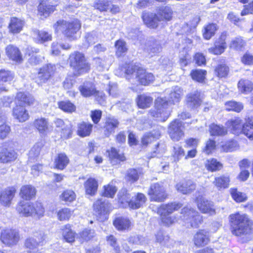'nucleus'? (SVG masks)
Listing matches in <instances>:
<instances>
[{
    "label": "nucleus",
    "mask_w": 253,
    "mask_h": 253,
    "mask_svg": "<svg viewBox=\"0 0 253 253\" xmlns=\"http://www.w3.org/2000/svg\"><path fill=\"white\" fill-rule=\"evenodd\" d=\"M197 204L199 209L204 213L212 215L215 213L213 204L203 197L197 198Z\"/></svg>",
    "instance_id": "obj_14"
},
{
    "label": "nucleus",
    "mask_w": 253,
    "mask_h": 253,
    "mask_svg": "<svg viewBox=\"0 0 253 253\" xmlns=\"http://www.w3.org/2000/svg\"><path fill=\"white\" fill-rule=\"evenodd\" d=\"M55 70L54 65L50 64L43 66L40 69L35 77V82L39 85L45 83L53 75Z\"/></svg>",
    "instance_id": "obj_10"
},
{
    "label": "nucleus",
    "mask_w": 253,
    "mask_h": 253,
    "mask_svg": "<svg viewBox=\"0 0 253 253\" xmlns=\"http://www.w3.org/2000/svg\"><path fill=\"white\" fill-rule=\"evenodd\" d=\"M43 146L42 142H38L35 144L34 146L31 149L29 153V159L31 160H34L36 158L38 157Z\"/></svg>",
    "instance_id": "obj_55"
},
{
    "label": "nucleus",
    "mask_w": 253,
    "mask_h": 253,
    "mask_svg": "<svg viewBox=\"0 0 253 253\" xmlns=\"http://www.w3.org/2000/svg\"><path fill=\"white\" fill-rule=\"evenodd\" d=\"M119 125V121L114 117H108L105 120L103 126L104 134L105 136L109 137L114 133Z\"/></svg>",
    "instance_id": "obj_15"
},
{
    "label": "nucleus",
    "mask_w": 253,
    "mask_h": 253,
    "mask_svg": "<svg viewBox=\"0 0 253 253\" xmlns=\"http://www.w3.org/2000/svg\"><path fill=\"white\" fill-rule=\"evenodd\" d=\"M76 195L75 193L71 190H66L60 195V199L61 201L66 203H71L76 199Z\"/></svg>",
    "instance_id": "obj_51"
},
{
    "label": "nucleus",
    "mask_w": 253,
    "mask_h": 253,
    "mask_svg": "<svg viewBox=\"0 0 253 253\" xmlns=\"http://www.w3.org/2000/svg\"><path fill=\"white\" fill-rule=\"evenodd\" d=\"M245 43V42L242 38L237 37L232 40L229 47L236 50H241L244 47Z\"/></svg>",
    "instance_id": "obj_56"
},
{
    "label": "nucleus",
    "mask_w": 253,
    "mask_h": 253,
    "mask_svg": "<svg viewBox=\"0 0 253 253\" xmlns=\"http://www.w3.org/2000/svg\"><path fill=\"white\" fill-rule=\"evenodd\" d=\"M238 88L241 93L248 94L253 89V83L248 79H241L238 82Z\"/></svg>",
    "instance_id": "obj_31"
},
{
    "label": "nucleus",
    "mask_w": 253,
    "mask_h": 253,
    "mask_svg": "<svg viewBox=\"0 0 253 253\" xmlns=\"http://www.w3.org/2000/svg\"><path fill=\"white\" fill-rule=\"evenodd\" d=\"M230 182L228 176L222 175L215 178L213 184L219 190L225 189L229 187Z\"/></svg>",
    "instance_id": "obj_37"
},
{
    "label": "nucleus",
    "mask_w": 253,
    "mask_h": 253,
    "mask_svg": "<svg viewBox=\"0 0 253 253\" xmlns=\"http://www.w3.org/2000/svg\"><path fill=\"white\" fill-rule=\"evenodd\" d=\"M214 71L217 77L223 78L227 75L229 69L225 65H219L216 67Z\"/></svg>",
    "instance_id": "obj_64"
},
{
    "label": "nucleus",
    "mask_w": 253,
    "mask_h": 253,
    "mask_svg": "<svg viewBox=\"0 0 253 253\" xmlns=\"http://www.w3.org/2000/svg\"><path fill=\"white\" fill-rule=\"evenodd\" d=\"M93 208L99 215H105L110 210L111 205L105 198H101L94 203Z\"/></svg>",
    "instance_id": "obj_17"
},
{
    "label": "nucleus",
    "mask_w": 253,
    "mask_h": 253,
    "mask_svg": "<svg viewBox=\"0 0 253 253\" xmlns=\"http://www.w3.org/2000/svg\"><path fill=\"white\" fill-rule=\"evenodd\" d=\"M13 115L19 122H24L29 118V113L25 108L18 105L13 108Z\"/></svg>",
    "instance_id": "obj_27"
},
{
    "label": "nucleus",
    "mask_w": 253,
    "mask_h": 253,
    "mask_svg": "<svg viewBox=\"0 0 253 253\" xmlns=\"http://www.w3.org/2000/svg\"><path fill=\"white\" fill-rule=\"evenodd\" d=\"M85 192L87 194L94 195L98 188L97 181L93 178H88L84 184Z\"/></svg>",
    "instance_id": "obj_33"
},
{
    "label": "nucleus",
    "mask_w": 253,
    "mask_h": 253,
    "mask_svg": "<svg viewBox=\"0 0 253 253\" xmlns=\"http://www.w3.org/2000/svg\"><path fill=\"white\" fill-rule=\"evenodd\" d=\"M225 40L226 35L222 34L215 41L214 46L208 49L209 51L215 55H220L222 53L227 47Z\"/></svg>",
    "instance_id": "obj_16"
},
{
    "label": "nucleus",
    "mask_w": 253,
    "mask_h": 253,
    "mask_svg": "<svg viewBox=\"0 0 253 253\" xmlns=\"http://www.w3.org/2000/svg\"><path fill=\"white\" fill-rule=\"evenodd\" d=\"M116 54L118 56H121L127 50L126 42L122 40H118L116 42Z\"/></svg>",
    "instance_id": "obj_62"
},
{
    "label": "nucleus",
    "mask_w": 253,
    "mask_h": 253,
    "mask_svg": "<svg viewBox=\"0 0 253 253\" xmlns=\"http://www.w3.org/2000/svg\"><path fill=\"white\" fill-rule=\"evenodd\" d=\"M92 128V125L91 124L83 122L79 125L78 133L82 137L88 136Z\"/></svg>",
    "instance_id": "obj_42"
},
{
    "label": "nucleus",
    "mask_w": 253,
    "mask_h": 253,
    "mask_svg": "<svg viewBox=\"0 0 253 253\" xmlns=\"http://www.w3.org/2000/svg\"><path fill=\"white\" fill-rule=\"evenodd\" d=\"M151 201L161 202L166 199L167 195L164 187L159 183L151 185L148 192Z\"/></svg>",
    "instance_id": "obj_11"
},
{
    "label": "nucleus",
    "mask_w": 253,
    "mask_h": 253,
    "mask_svg": "<svg viewBox=\"0 0 253 253\" xmlns=\"http://www.w3.org/2000/svg\"><path fill=\"white\" fill-rule=\"evenodd\" d=\"M222 150L228 152L236 150L238 147L237 142L234 140H230L225 142H222L221 144Z\"/></svg>",
    "instance_id": "obj_49"
},
{
    "label": "nucleus",
    "mask_w": 253,
    "mask_h": 253,
    "mask_svg": "<svg viewBox=\"0 0 253 253\" xmlns=\"http://www.w3.org/2000/svg\"><path fill=\"white\" fill-rule=\"evenodd\" d=\"M36 194V188L31 185L23 186L20 189V197L26 200H30L35 197Z\"/></svg>",
    "instance_id": "obj_26"
},
{
    "label": "nucleus",
    "mask_w": 253,
    "mask_h": 253,
    "mask_svg": "<svg viewBox=\"0 0 253 253\" xmlns=\"http://www.w3.org/2000/svg\"><path fill=\"white\" fill-rule=\"evenodd\" d=\"M17 157V153L13 150L7 148L0 149V163H9L15 161Z\"/></svg>",
    "instance_id": "obj_20"
},
{
    "label": "nucleus",
    "mask_w": 253,
    "mask_h": 253,
    "mask_svg": "<svg viewBox=\"0 0 253 253\" xmlns=\"http://www.w3.org/2000/svg\"><path fill=\"white\" fill-rule=\"evenodd\" d=\"M125 74L127 80L135 77L136 81L143 85H148L155 80V77L152 73L135 65L128 66L126 70Z\"/></svg>",
    "instance_id": "obj_6"
},
{
    "label": "nucleus",
    "mask_w": 253,
    "mask_h": 253,
    "mask_svg": "<svg viewBox=\"0 0 253 253\" xmlns=\"http://www.w3.org/2000/svg\"><path fill=\"white\" fill-rule=\"evenodd\" d=\"M186 102L187 105L191 108H196L199 106L201 103L200 92L194 90L187 95Z\"/></svg>",
    "instance_id": "obj_21"
},
{
    "label": "nucleus",
    "mask_w": 253,
    "mask_h": 253,
    "mask_svg": "<svg viewBox=\"0 0 253 253\" xmlns=\"http://www.w3.org/2000/svg\"><path fill=\"white\" fill-rule=\"evenodd\" d=\"M24 22L17 17H12L9 24V29L11 33L16 34L19 33L22 29Z\"/></svg>",
    "instance_id": "obj_29"
},
{
    "label": "nucleus",
    "mask_w": 253,
    "mask_h": 253,
    "mask_svg": "<svg viewBox=\"0 0 253 253\" xmlns=\"http://www.w3.org/2000/svg\"><path fill=\"white\" fill-rule=\"evenodd\" d=\"M153 101V98L146 94L139 95L137 99V105L139 108H146L149 107Z\"/></svg>",
    "instance_id": "obj_41"
},
{
    "label": "nucleus",
    "mask_w": 253,
    "mask_h": 253,
    "mask_svg": "<svg viewBox=\"0 0 253 253\" xmlns=\"http://www.w3.org/2000/svg\"><path fill=\"white\" fill-rule=\"evenodd\" d=\"M171 17H142L144 24L150 28H155L159 25L161 20L168 21L171 20Z\"/></svg>",
    "instance_id": "obj_23"
},
{
    "label": "nucleus",
    "mask_w": 253,
    "mask_h": 253,
    "mask_svg": "<svg viewBox=\"0 0 253 253\" xmlns=\"http://www.w3.org/2000/svg\"><path fill=\"white\" fill-rule=\"evenodd\" d=\"M181 207V204L175 203L162 205L158 209L157 212L159 215H164L166 214L169 215L174 211L178 210Z\"/></svg>",
    "instance_id": "obj_22"
},
{
    "label": "nucleus",
    "mask_w": 253,
    "mask_h": 253,
    "mask_svg": "<svg viewBox=\"0 0 253 253\" xmlns=\"http://www.w3.org/2000/svg\"><path fill=\"white\" fill-rule=\"evenodd\" d=\"M39 52V49L35 48H32L31 53H29L30 57L28 59L31 64L33 65H37L42 61L43 57L40 54H38Z\"/></svg>",
    "instance_id": "obj_46"
},
{
    "label": "nucleus",
    "mask_w": 253,
    "mask_h": 253,
    "mask_svg": "<svg viewBox=\"0 0 253 253\" xmlns=\"http://www.w3.org/2000/svg\"><path fill=\"white\" fill-rule=\"evenodd\" d=\"M94 235V231L93 230L85 229L80 233L79 239L81 242L88 241Z\"/></svg>",
    "instance_id": "obj_63"
},
{
    "label": "nucleus",
    "mask_w": 253,
    "mask_h": 253,
    "mask_svg": "<svg viewBox=\"0 0 253 253\" xmlns=\"http://www.w3.org/2000/svg\"><path fill=\"white\" fill-rule=\"evenodd\" d=\"M160 136V133L158 131L147 133L141 138L142 144L144 146H146L155 139L159 138Z\"/></svg>",
    "instance_id": "obj_43"
},
{
    "label": "nucleus",
    "mask_w": 253,
    "mask_h": 253,
    "mask_svg": "<svg viewBox=\"0 0 253 253\" xmlns=\"http://www.w3.org/2000/svg\"><path fill=\"white\" fill-rule=\"evenodd\" d=\"M229 218L233 235L240 238L243 243L252 239L253 222L247 214L236 212L230 214Z\"/></svg>",
    "instance_id": "obj_2"
},
{
    "label": "nucleus",
    "mask_w": 253,
    "mask_h": 253,
    "mask_svg": "<svg viewBox=\"0 0 253 253\" xmlns=\"http://www.w3.org/2000/svg\"><path fill=\"white\" fill-rule=\"evenodd\" d=\"M146 198L142 193H137L129 201V207L132 209H136L142 207L145 203Z\"/></svg>",
    "instance_id": "obj_32"
},
{
    "label": "nucleus",
    "mask_w": 253,
    "mask_h": 253,
    "mask_svg": "<svg viewBox=\"0 0 253 253\" xmlns=\"http://www.w3.org/2000/svg\"><path fill=\"white\" fill-rule=\"evenodd\" d=\"M207 72L204 70L197 69L193 70L191 73L192 78L199 83H202L205 79Z\"/></svg>",
    "instance_id": "obj_53"
},
{
    "label": "nucleus",
    "mask_w": 253,
    "mask_h": 253,
    "mask_svg": "<svg viewBox=\"0 0 253 253\" xmlns=\"http://www.w3.org/2000/svg\"><path fill=\"white\" fill-rule=\"evenodd\" d=\"M69 162V159L65 153L59 154L54 161L55 168L60 170L63 169Z\"/></svg>",
    "instance_id": "obj_36"
},
{
    "label": "nucleus",
    "mask_w": 253,
    "mask_h": 253,
    "mask_svg": "<svg viewBox=\"0 0 253 253\" xmlns=\"http://www.w3.org/2000/svg\"><path fill=\"white\" fill-rule=\"evenodd\" d=\"M62 235L64 239L67 242L72 243L74 241L75 233L74 232L69 225H66L62 229Z\"/></svg>",
    "instance_id": "obj_50"
},
{
    "label": "nucleus",
    "mask_w": 253,
    "mask_h": 253,
    "mask_svg": "<svg viewBox=\"0 0 253 253\" xmlns=\"http://www.w3.org/2000/svg\"><path fill=\"white\" fill-rule=\"evenodd\" d=\"M34 125L41 133H45L48 128V121L44 118L36 119L34 122Z\"/></svg>",
    "instance_id": "obj_40"
},
{
    "label": "nucleus",
    "mask_w": 253,
    "mask_h": 253,
    "mask_svg": "<svg viewBox=\"0 0 253 253\" xmlns=\"http://www.w3.org/2000/svg\"><path fill=\"white\" fill-rule=\"evenodd\" d=\"M177 191L183 194H187L193 191L196 188V185L193 181L188 180L180 182L176 185Z\"/></svg>",
    "instance_id": "obj_25"
},
{
    "label": "nucleus",
    "mask_w": 253,
    "mask_h": 253,
    "mask_svg": "<svg viewBox=\"0 0 253 253\" xmlns=\"http://www.w3.org/2000/svg\"><path fill=\"white\" fill-rule=\"evenodd\" d=\"M44 240V236L42 233H37L33 237H29L26 240L25 246L29 252H35L39 246L43 245Z\"/></svg>",
    "instance_id": "obj_13"
},
{
    "label": "nucleus",
    "mask_w": 253,
    "mask_h": 253,
    "mask_svg": "<svg viewBox=\"0 0 253 253\" xmlns=\"http://www.w3.org/2000/svg\"><path fill=\"white\" fill-rule=\"evenodd\" d=\"M16 99L18 106H23L25 105H31L33 104L35 101L33 96L30 94L21 92L17 93Z\"/></svg>",
    "instance_id": "obj_24"
},
{
    "label": "nucleus",
    "mask_w": 253,
    "mask_h": 253,
    "mask_svg": "<svg viewBox=\"0 0 253 253\" xmlns=\"http://www.w3.org/2000/svg\"><path fill=\"white\" fill-rule=\"evenodd\" d=\"M110 161L113 165H116L118 162L125 160V157L123 154H120L114 148L107 151Z\"/></svg>",
    "instance_id": "obj_34"
},
{
    "label": "nucleus",
    "mask_w": 253,
    "mask_h": 253,
    "mask_svg": "<svg viewBox=\"0 0 253 253\" xmlns=\"http://www.w3.org/2000/svg\"><path fill=\"white\" fill-rule=\"evenodd\" d=\"M19 240V233L15 229H6L1 231L0 240L7 246L11 247L16 245Z\"/></svg>",
    "instance_id": "obj_9"
},
{
    "label": "nucleus",
    "mask_w": 253,
    "mask_h": 253,
    "mask_svg": "<svg viewBox=\"0 0 253 253\" xmlns=\"http://www.w3.org/2000/svg\"><path fill=\"white\" fill-rule=\"evenodd\" d=\"M217 27L215 24H209L204 27L203 30V35L204 39L210 40L215 34Z\"/></svg>",
    "instance_id": "obj_47"
},
{
    "label": "nucleus",
    "mask_w": 253,
    "mask_h": 253,
    "mask_svg": "<svg viewBox=\"0 0 253 253\" xmlns=\"http://www.w3.org/2000/svg\"><path fill=\"white\" fill-rule=\"evenodd\" d=\"M6 53L8 57L13 61L20 62L22 60L19 49L12 45H9L6 47Z\"/></svg>",
    "instance_id": "obj_30"
},
{
    "label": "nucleus",
    "mask_w": 253,
    "mask_h": 253,
    "mask_svg": "<svg viewBox=\"0 0 253 253\" xmlns=\"http://www.w3.org/2000/svg\"><path fill=\"white\" fill-rule=\"evenodd\" d=\"M73 214V211L68 208H64L59 211L57 213L58 219L61 220H68Z\"/></svg>",
    "instance_id": "obj_59"
},
{
    "label": "nucleus",
    "mask_w": 253,
    "mask_h": 253,
    "mask_svg": "<svg viewBox=\"0 0 253 253\" xmlns=\"http://www.w3.org/2000/svg\"><path fill=\"white\" fill-rule=\"evenodd\" d=\"M15 192L16 189L14 187L6 188L0 195V203L4 206H9Z\"/></svg>",
    "instance_id": "obj_18"
},
{
    "label": "nucleus",
    "mask_w": 253,
    "mask_h": 253,
    "mask_svg": "<svg viewBox=\"0 0 253 253\" xmlns=\"http://www.w3.org/2000/svg\"><path fill=\"white\" fill-rule=\"evenodd\" d=\"M194 243L197 247H203L210 241L209 232L205 230H200L194 235Z\"/></svg>",
    "instance_id": "obj_19"
},
{
    "label": "nucleus",
    "mask_w": 253,
    "mask_h": 253,
    "mask_svg": "<svg viewBox=\"0 0 253 253\" xmlns=\"http://www.w3.org/2000/svg\"><path fill=\"white\" fill-rule=\"evenodd\" d=\"M180 218L187 227H197L203 221L202 217L198 212L188 207L182 209Z\"/></svg>",
    "instance_id": "obj_8"
},
{
    "label": "nucleus",
    "mask_w": 253,
    "mask_h": 253,
    "mask_svg": "<svg viewBox=\"0 0 253 253\" xmlns=\"http://www.w3.org/2000/svg\"><path fill=\"white\" fill-rule=\"evenodd\" d=\"M55 8L53 6L47 4V0H41V2L38 7V10L41 14H50L54 11Z\"/></svg>",
    "instance_id": "obj_44"
},
{
    "label": "nucleus",
    "mask_w": 253,
    "mask_h": 253,
    "mask_svg": "<svg viewBox=\"0 0 253 253\" xmlns=\"http://www.w3.org/2000/svg\"><path fill=\"white\" fill-rule=\"evenodd\" d=\"M59 108L67 113L75 112L76 109L75 105L69 100L61 101L58 102Z\"/></svg>",
    "instance_id": "obj_48"
},
{
    "label": "nucleus",
    "mask_w": 253,
    "mask_h": 253,
    "mask_svg": "<svg viewBox=\"0 0 253 253\" xmlns=\"http://www.w3.org/2000/svg\"><path fill=\"white\" fill-rule=\"evenodd\" d=\"M16 211L21 216L33 217L40 219L43 217L45 210L42 203L20 202L17 206Z\"/></svg>",
    "instance_id": "obj_4"
},
{
    "label": "nucleus",
    "mask_w": 253,
    "mask_h": 253,
    "mask_svg": "<svg viewBox=\"0 0 253 253\" xmlns=\"http://www.w3.org/2000/svg\"><path fill=\"white\" fill-rule=\"evenodd\" d=\"M182 122L178 119L172 122L168 128L169 135L173 141H178L183 136Z\"/></svg>",
    "instance_id": "obj_12"
},
{
    "label": "nucleus",
    "mask_w": 253,
    "mask_h": 253,
    "mask_svg": "<svg viewBox=\"0 0 253 253\" xmlns=\"http://www.w3.org/2000/svg\"><path fill=\"white\" fill-rule=\"evenodd\" d=\"M109 6V1L108 0H97L94 3V8L100 11H107Z\"/></svg>",
    "instance_id": "obj_58"
},
{
    "label": "nucleus",
    "mask_w": 253,
    "mask_h": 253,
    "mask_svg": "<svg viewBox=\"0 0 253 253\" xmlns=\"http://www.w3.org/2000/svg\"><path fill=\"white\" fill-rule=\"evenodd\" d=\"M81 27V23L77 19L71 21L60 20L53 25V28L56 33L61 32L71 40L77 39V33L79 31Z\"/></svg>",
    "instance_id": "obj_5"
},
{
    "label": "nucleus",
    "mask_w": 253,
    "mask_h": 253,
    "mask_svg": "<svg viewBox=\"0 0 253 253\" xmlns=\"http://www.w3.org/2000/svg\"><path fill=\"white\" fill-rule=\"evenodd\" d=\"M117 189L115 186L109 184L107 185H105L104 186L103 195L104 197L108 198H113L117 192Z\"/></svg>",
    "instance_id": "obj_60"
},
{
    "label": "nucleus",
    "mask_w": 253,
    "mask_h": 253,
    "mask_svg": "<svg viewBox=\"0 0 253 253\" xmlns=\"http://www.w3.org/2000/svg\"><path fill=\"white\" fill-rule=\"evenodd\" d=\"M79 90L81 94L85 97L92 96L96 92L94 85L91 82L84 83L79 87Z\"/></svg>",
    "instance_id": "obj_28"
},
{
    "label": "nucleus",
    "mask_w": 253,
    "mask_h": 253,
    "mask_svg": "<svg viewBox=\"0 0 253 253\" xmlns=\"http://www.w3.org/2000/svg\"><path fill=\"white\" fill-rule=\"evenodd\" d=\"M230 193L233 199L237 202H243L247 199L245 194L238 191L236 189H231Z\"/></svg>",
    "instance_id": "obj_57"
},
{
    "label": "nucleus",
    "mask_w": 253,
    "mask_h": 253,
    "mask_svg": "<svg viewBox=\"0 0 253 253\" xmlns=\"http://www.w3.org/2000/svg\"><path fill=\"white\" fill-rule=\"evenodd\" d=\"M33 36L34 38L41 43L51 41L52 39L51 34L44 31L35 30L33 31Z\"/></svg>",
    "instance_id": "obj_38"
},
{
    "label": "nucleus",
    "mask_w": 253,
    "mask_h": 253,
    "mask_svg": "<svg viewBox=\"0 0 253 253\" xmlns=\"http://www.w3.org/2000/svg\"><path fill=\"white\" fill-rule=\"evenodd\" d=\"M210 132L211 135H223L226 134L227 130L222 126L213 124L210 126Z\"/></svg>",
    "instance_id": "obj_54"
},
{
    "label": "nucleus",
    "mask_w": 253,
    "mask_h": 253,
    "mask_svg": "<svg viewBox=\"0 0 253 253\" xmlns=\"http://www.w3.org/2000/svg\"><path fill=\"white\" fill-rule=\"evenodd\" d=\"M225 107L228 111H233L236 112H240L243 109V105L240 102L234 101H230L225 103Z\"/></svg>",
    "instance_id": "obj_52"
},
{
    "label": "nucleus",
    "mask_w": 253,
    "mask_h": 253,
    "mask_svg": "<svg viewBox=\"0 0 253 253\" xmlns=\"http://www.w3.org/2000/svg\"><path fill=\"white\" fill-rule=\"evenodd\" d=\"M183 94V90L181 87L177 86L172 87L169 92L168 100L161 97L156 99L155 108L150 110L149 115L158 121H166L170 115L169 102L173 104L179 102Z\"/></svg>",
    "instance_id": "obj_1"
},
{
    "label": "nucleus",
    "mask_w": 253,
    "mask_h": 253,
    "mask_svg": "<svg viewBox=\"0 0 253 253\" xmlns=\"http://www.w3.org/2000/svg\"><path fill=\"white\" fill-rule=\"evenodd\" d=\"M118 198L122 207H129L130 195L126 189H122L119 192Z\"/></svg>",
    "instance_id": "obj_39"
},
{
    "label": "nucleus",
    "mask_w": 253,
    "mask_h": 253,
    "mask_svg": "<svg viewBox=\"0 0 253 253\" xmlns=\"http://www.w3.org/2000/svg\"><path fill=\"white\" fill-rule=\"evenodd\" d=\"M114 226L119 230L128 229L131 226V222L126 217H119L114 221Z\"/></svg>",
    "instance_id": "obj_35"
},
{
    "label": "nucleus",
    "mask_w": 253,
    "mask_h": 253,
    "mask_svg": "<svg viewBox=\"0 0 253 253\" xmlns=\"http://www.w3.org/2000/svg\"><path fill=\"white\" fill-rule=\"evenodd\" d=\"M226 126L235 134L242 132L250 140H253V117L248 118L243 124L242 120L235 118L228 120Z\"/></svg>",
    "instance_id": "obj_3"
},
{
    "label": "nucleus",
    "mask_w": 253,
    "mask_h": 253,
    "mask_svg": "<svg viewBox=\"0 0 253 253\" xmlns=\"http://www.w3.org/2000/svg\"><path fill=\"white\" fill-rule=\"evenodd\" d=\"M206 169L211 171L219 170L222 168V164L215 159L207 160L205 163Z\"/></svg>",
    "instance_id": "obj_45"
},
{
    "label": "nucleus",
    "mask_w": 253,
    "mask_h": 253,
    "mask_svg": "<svg viewBox=\"0 0 253 253\" xmlns=\"http://www.w3.org/2000/svg\"><path fill=\"white\" fill-rule=\"evenodd\" d=\"M156 12L153 16H169L173 13L171 8L168 6H162L158 7L156 9Z\"/></svg>",
    "instance_id": "obj_61"
},
{
    "label": "nucleus",
    "mask_w": 253,
    "mask_h": 253,
    "mask_svg": "<svg viewBox=\"0 0 253 253\" xmlns=\"http://www.w3.org/2000/svg\"><path fill=\"white\" fill-rule=\"evenodd\" d=\"M70 66L74 69L75 76H80L84 74L90 69V66L86 62L84 54L79 52L72 53L69 57Z\"/></svg>",
    "instance_id": "obj_7"
}]
</instances>
